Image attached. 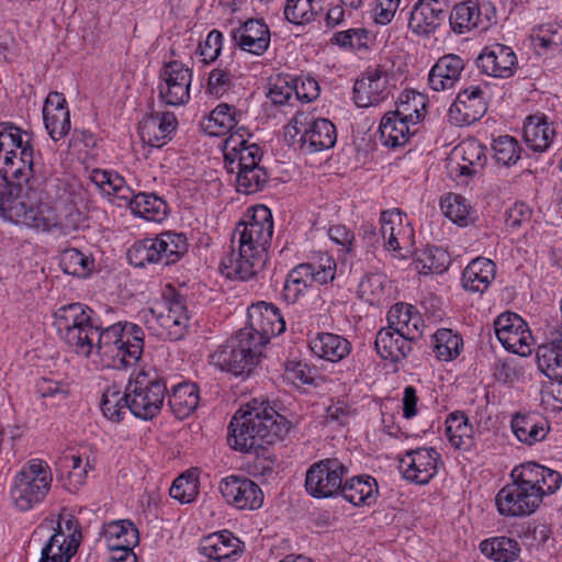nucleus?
<instances>
[{
    "label": "nucleus",
    "mask_w": 562,
    "mask_h": 562,
    "mask_svg": "<svg viewBox=\"0 0 562 562\" xmlns=\"http://www.w3.org/2000/svg\"><path fill=\"white\" fill-rule=\"evenodd\" d=\"M164 265L178 262L189 249L188 238L183 233L166 231L157 235Z\"/></svg>",
    "instance_id": "51"
},
{
    "label": "nucleus",
    "mask_w": 562,
    "mask_h": 562,
    "mask_svg": "<svg viewBox=\"0 0 562 562\" xmlns=\"http://www.w3.org/2000/svg\"><path fill=\"white\" fill-rule=\"evenodd\" d=\"M250 325L241 328L261 349L270 340L284 333L285 321L278 307L271 303L258 302L248 308Z\"/></svg>",
    "instance_id": "15"
},
{
    "label": "nucleus",
    "mask_w": 562,
    "mask_h": 562,
    "mask_svg": "<svg viewBox=\"0 0 562 562\" xmlns=\"http://www.w3.org/2000/svg\"><path fill=\"white\" fill-rule=\"evenodd\" d=\"M89 179L106 195H115L125 201L132 195V190L124 178L115 171L95 168L91 170Z\"/></svg>",
    "instance_id": "49"
},
{
    "label": "nucleus",
    "mask_w": 562,
    "mask_h": 562,
    "mask_svg": "<svg viewBox=\"0 0 562 562\" xmlns=\"http://www.w3.org/2000/svg\"><path fill=\"white\" fill-rule=\"evenodd\" d=\"M538 369L550 380H562V329L551 334L549 342L537 348Z\"/></svg>",
    "instance_id": "34"
},
{
    "label": "nucleus",
    "mask_w": 562,
    "mask_h": 562,
    "mask_svg": "<svg viewBox=\"0 0 562 562\" xmlns=\"http://www.w3.org/2000/svg\"><path fill=\"white\" fill-rule=\"evenodd\" d=\"M336 261L327 252H317L311 260L293 268L284 282L282 295L288 303H294L313 284L324 285L336 276Z\"/></svg>",
    "instance_id": "10"
},
{
    "label": "nucleus",
    "mask_w": 562,
    "mask_h": 562,
    "mask_svg": "<svg viewBox=\"0 0 562 562\" xmlns=\"http://www.w3.org/2000/svg\"><path fill=\"white\" fill-rule=\"evenodd\" d=\"M262 150L259 145L249 143L237 133L232 134L225 142L224 161L227 172L235 173L260 166Z\"/></svg>",
    "instance_id": "25"
},
{
    "label": "nucleus",
    "mask_w": 562,
    "mask_h": 562,
    "mask_svg": "<svg viewBox=\"0 0 562 562\" xmlns=\"http://www.w3.org/2000/svg\"><path fill=\"white\" fill-rule=\"evenodd\" d=\"M60 267L67 274L86 278L92 272L94 260L78 249L70 248L61 254Z\"/></svg>",
    "instance_id": "58"
},
{
    "label": "nucleus",
    "mask_w": 562,
    "mask_h": 562,
    "mask_svg": "<svg viewBox=\"0 0 562 562\" xmlns=\"http://www.w3.org/2000/svg\"><path fill=\"white\" fill-rule=\"evenodd\" d=\"M555 136L553 124L544 114H535L526 119L524 138L528 147L535 151H546Z\"/></svg>",
    "instance_id": "42"
},
{
    "label": "nucleus",
    "mask_w": 562,
    "mask_h": 562,
    "mask_svg": "<svg viewBox=\"0 0 562 562\" xmlns=\"http://www.w3.org/2000/svg\"><path fill=\"white\" fill-rule=\"evenodd\" d=\"M0 166L3 178L16 180V187L26 183L35 191L42 190L44 177L35 169L31 136L11 122L0 123Z\"/></svg>",
    "instance_id": "4"
},
{
    "label": "nucleus",
    "mask_w": 562,
    "mask_h": 562,
    "mask_svg": "<svg viewBox=\"0 0 562 562\" xmlns=\"http://www.w3.org/2000/svg\"><path fill=\"white\" fill-rule=\"evenodd\" d=\"M43 119L49 136L54 140L65 137L70 131V113L65 97L59 92H50L45 99Z\"/></svg>",
    "instance_id": "29"
},
{
    "label": "nucleus",
    "mask_w": 562,
    "mask_h": 562,
    "mask_svg": "<svg viewBox=\"0 0 562 562\" xmlns=\"http://www.w3.org/2000/svg\"><path fill=\"white\" fill-rule=\"evenodd\" d=\"M292 424L269 401L252 400L239 409L228 426L227 442L234 450L259 454L266 446L283 439Z\"/></svg>",
    "instance_id": "3"
},
{
    "label": "nucleus",
    "mask_w": 562,
    "mask_h": 562,
    "mask_svg": "<svg viewBox=\"0 0 562 562\" xmlns=\"http://www.w3.org/2000/svg\"><path fill=\"white\" fill-rule=\"evenodd\" d=\"M517 64L513 48L499 43L484 47L476 58V66L481 72L496 78L512 77Z\"/></svg>",
    "instance_id": "24"
},
{
    "label": "nucleus",
    "mask_w": 562,
    "mask_h": 562,
    "mask_svg": "<svg viewBox=\"0 0 562 562\" xmlns=\"http://www.w3.org/2000/svg\"><path fill=\"white\" fill-rule=\"evenodd\" d=\"M369 32L366 29L357 27L334 33L330 43L344 49H360L367 47Z\"/></svg>",
    "instance_id": "62"
},
{
    "label": "nucleus",
    "mask_w": 562,
    "mask_h": 562,
    "mask_svg": "<svg viewBox=\"0 0 562 562\" xmlns=\"http://www.w3.org/2000/svg\"><path fill=\"white\" fill-rule=\"evenodd\" d=\"M479 548L481 553L493 562H515L521 552L520 543L506 536L484 539Z\"/></svg>",
    "instance_id": "45"
},
{
    "label": "nucleus",
    "mask_w": 562,
    "mask_h": 562,
    "mask_svg": "<svg viewBox=\"0 0 562 562\" xmlns=\"http://www.w3.org/2000/svg\"><path fill=\"white\" fill-rule=\"evenodd\" d=\"M126 409L130 411V404L127 403V392H121L116 387H109L102 395L101 411L103 415L112 422L123 420Z\"/></svg>",
    "instance_id": "57"
},
{
    "label": "nucleus",
    "mask_w": 562,
    "mask_h": 562,
    "mask_svg": "<svg viewBox=\"0 0 562 562\" xmlns=\"http://www.w3.org/2000/svg\"><path fill=\"white\" fill-rule=\"evenodd\" d=\"M270 30L262 19H249L233 30L235 44L249 54L261 56L270 46Z\"/></svg>",
    "instance_id": "28"
},
{
    "label": "nucleus",
    "mask_w": 562,
    "mask_h": 562,
    "mask_svg": "<svg viewBox=\"0 0 562 562\" xmlns=\"http://www.w3.org/2000/svg\"><path fill=\"white\" fill-rule=\"evenodd\" d=\"M485 91L479 86H471L460 91L451 104L448 115L457 125H470L479 121L487 110Z\"/></svg>",
    "instance_id": "23"
},
{
    "label": "nucleus",
    "mask_w": 562,
    "mask_h": 562,
    "mask_svg": "<svg viewBox=\"0 0 562 562\" xmlns=\"http://www.w3.org/2000/svg\"><path fill=\"white\" fill-rule=\"evenodd\" d=\"M348 468L337 458H326L313 463L305 475L306 492L315 498L339 495Z\"/></svg>",
    "instance_id": "13"
},
{
    "label": "nucleus",
    "mask_w": 562,
    "mask_h": 562,
    "mask_svg": "<svg viewBox=\"0 0 562 562\" xmlns=\"http://www.w3.org/2000/svg\"><path fill=\"white\" fill-rule=\"evenodd\" d=\"M308 345L313 355L330 362L342 360L351 351L349 340L333 333H317Z\"/></svg>",
    "instance_id": "37"
},
{
    "label": "nucleus",
    "mask_w": 562,
    "mask_h": 562,
    "mask_svg": "<svg viewBox=\"0 0 562 562\" xmlns=\"http://www.w3.org/2000/svg\"><path fill=\"white\" fill-rule=\"evenodd\" d=\"M495 263L484 257L473 259L462 272V286L464 290L483 293L495 278Z\"/></svg>",
    "instance_id": "41"
},
{
    "label": "nucleus",
    "mask_w": 562,
    "mask_h": 562,
    "mask_svg": "<svg viewBox=\"0 0 562 562\" xmlns=\"http://www.w3.org/2000/svg\"><path fill=\"white\" fill-rule=\"evenodd\" d=\"M494 328L506 350L522 357L531 353V331L521 316L512 312L503 313L494 321Z\"/></svg>",
    "instance_id": "19"
},
{
    "label": "nucleus",
    "mask_w": 562,
    "mask_h": 562,
    "mask_svg": "<svg viewBox=\"0 0 562 562\" xmlns=\"http://www.w3.org/2000/svg\"><path fill=\"white\" fill-rule=\"evenodd\" d=\"M126 201L131 212L146 221L160 223L168 214L166 201L156 193H132Z\"/></svg>",
    "instance_id": "43"
},
{
    "label": "nucleus",
    "mask_w": 562,
    "mask_h": 562,
    "mask_svg": "<svg viewBox=\"0 0 562 562\" xmlns=\"http://www.w3.org/2000/svg\"><path fill=\"white\" fill-rule=\"evenodd\" d=\"M387 328L405 337L417 340L423 335L424 319L415 306L407 303H396L387 312Z\"/></svg>",
    "instance_id": "31"
},
{
    "label": "nucleus",
    "mask_w": 562,
    "mask_h": 562,
    "mask_svg": "<svg viewBox=\"0 0 562 562\" xmlns=\"http://www.w3.org/2000/svg\"><path fill=\"white\" fill-rule=\"evenodd\" d=\"M424 114L417 108L413 113H405L397 109L394 112H387L381 120L379 133L380 140L383 145L390 147L403 146L415 133L411 130L409 124L416 125Z\"/></svg>",
    "instance_id": "22"
},
{
    "label": "nucleus",
    "mask_w": 562,
    "mask_h": 562,
    "mask_svg": "<svg viewBox=\"0 0 562 562\" xmlns=\"http://www.w3.org/2000/svg\"><path fill=\"white\" fill-rule=\"evenodd\" d=\"M321 10L319 0H286L284 16L290 23L303 25L314 21Z\"/></svg>",
    "instance_id": "56"
},
{
    "label": "nucleus",
    "mask_w": 562,
    "mask_h": 562,
    "mask_svg": "<svg viewBox=\"0 0 562 562\" xmlns=\"http://www.w3.org/2000/svg\"><path fill=\"white\" fill-rule=\"evenodd\" d=\"M449 24L453 33L462 35L479 27L487 29L488 20L485 22L482 18L481 7L477 2L467 0L453 7Z\"/></svg>",
    "instance_id": "36"
},
{
    "label": "nucleus",
    "mask_w": 562,
    "mask_h": 562,
    "mask_svg": "<svg viewBox=\"0 0 562 562\" xmlns=\"http://www.w3.org/2000/svg\"><path fill=\"white\" fill-rule=\"evenodd\" d=\"M510 477L513 482L502 487L495 497L498 513L507 517L535 513L543 496L555 493L562 483L560 472L537 462L516 465Z\"/></svg>",
    "instance_id": "2"
},
{
    "label": "nucleus",
    "mask_w": 562,
    "mask_h": 562,
    "mask_svg": "<svg viewBox=\"0 0 562 562\" xmlns=\"http://www.w3.org/2000/svg\"><path fill=\"white\" fill-rule=\"evenodd\" d=\"M236 190L239 193L252 194L261 191L268 182L269 176L267 170L261 167L248 168L235 172Z\"/></svg>",
    "instance_id": "59"
},
{
    "label": "nucleus",
    "mask_w": 562,
    "mask_h": 562,
    "mask_svg": "<svg viewBox=\"0 0 562 562\" xmlns=\"http://www.w3.org/2000/svg\"><path fill=\"white\" fill-rule=\"evenodd\" d=\"M449 0H418L411 12L408 27L418 36L435 34L445 20Z\"/></svg>",
    "instance_id": "26"
},
{
    "label": "nucleus",
    "mask_w": 562,
    "mask_h": 562,
    "mask_svg": "<svg viewBox=\"0 0 562 562\" xmlns=\"http://www.w3.org/2000/svg\"><path fill=\"white\" fill-rule=\"evenodd\" d=\"M442 465L440 453L431 447L408 450L400 460L404 479L418 485L428 484Z\"/></svg>",
    "instance_id": "17"
},
{
    "label": "nucleus",
    "mask_w": 562,
    "mask_h": 562,
    "mask_svg": "<svg viewBox=\"0 0 562 562\" xmlns=\"http://www.w3.org/2000/svg\"><path fill=\"white\" fill-rule=\"evenodd\" d=\"M110 550L133 548L138 542V530L130 520H117L108 524L103 531Z\"/></svg>",
    "instance_id": "48"
},
{
    "label": "nucleus",
    "mask_w": 562,
    "mask_h": 562,
    "mask_svg": "<svg viewBox=\"0 0 562 562\" xmlns=\"http://www.w3.org/2000/svg\"><path fill=\"white\" fill-rule=\"evenodd\" d=\"M169 494L181 504L193 502L199 494V480L194 471L179 475L172 483Z\"/></svg>",
    "instance_id": "60"
},
{
    "label": "nucleus",
    "mask_w": 562,
    "mask_h": 562,
    "mask_svg": "<svg viewBox=\"0 0 562 562\" xmlns=\"http://www.w3.org/2000/svg\"><path fill=\"white\" fill-rule=\"evenodd\" d=\"M464 60L456 54L441 56L431 67L428 83L435 91L451 89L460 80L464 69Z\"/></svg>",
    "instance_id": "33"
},
{
    "label": "nucleus",
    "mask_w": 562,
    "mask_h": 562,
    "mask_svg": "<svg viewBox=\"0 0 562 562\" xmlns=\"http://www.w3.org/2000/svg\"><path fill=\"white\" fill-rule=\"evenodd\" d=\"M379 494L378 483L370 475H357L341 484L339 495L355 506H370Z\"/></svg>",
    "instance_id": "38"
},
{
    "label": "nucleus",
    "mask_w": 562,
    "mask_h": 562,
    "mask_svg": "<svg viewBox=\"0 0 562 562\" xmlns=\"http://www.w3.org/2000/svg\"><path fill=\"white\" fill-rule=\"evenodd\" d=\"M262 349L240 329L212 355V363L235 376L248 375L258 364Z\"/></svg>",
    "instance_id": "11"
},
{
    "label": "nucleus",
    "mask_w": 562,
    "mask_h": 562,
    "mask_svg": "<svg viewBox=\"0 0 562 562\" xmlns=\"http://www.w3.org/2000/svg\"><path fill=\"white\" fill-rule=\"evenodd\" d=\"M202 555L216 562H234L244 552V542L228 530L211 533L204 537L199 546Z\"/></svg>",
    "instance_id": "27"
},
{
    "label": "nucleus",
    "mask_w": 562,
    "mask_h": 562,
    "mask_svg": "<svg viewBox=\"0 0 562 562\" xmlns=\"http://www.w3.org/2000/svg\"><path fill=\"white\" fill-rule=\"evenodd\" d=\"M494 157L498 164L504 166L515 165L520 159V146L509 135L499 136L493 143Z\"/></svg>",
    "instance_id": "61"
},
{
    "label": "nucleus",
    "mask_w": 562,
    "mask_h": 562,
    "mask_svg": "<svg viewBox=\"0 0 562 562\" xmlns=\"http://www.w3.org/2000/svg\"><path fill=\"white\" fill-rule=\"evenodd\" d=\"M440 207L446 217L461 227H465L473 222L472 207L467 204V200L460 194H446L440 200Z\"/></svg>",
    "instance_id": "53"
},
{
    "label": "nucleus",
    "mask_w": 562,
    "mask_h": 562,
    "mask_svg": "<svg viewBox=\"0 0 562 562\" xmlns=\"http://www.w3.org/2000/svg\"><path fill=\"white\" fill-rule=\"evenodd\" d=\"M531 44L538 55L562 53V26L543 24L533 29L530 35Z\"/></svg>",
    "instance_id": "46"
},
{
    "label": "nucleus",
    "mask_w": 562,
    "mask_h": 562,
    "mask_svg": "<svg viewBox=\"0 0 562 562\" xmlns=\"http://www.w3.org/2000/svg\"><path fill=\"white\" fill-rule=\"evenodd\" d=\"M233 86V75L231 71L217 67L209 74L206 92L215 98H222Z\"/></svg>",
    "instance_id": "63"
},
{
    "label": "nucleus",
    "mask_w": 562,
    "mask_h": 562,
    "mask_svg": "<svg viewBox=\"0 0 562 562\" xmlns=\"http://www.w3.org/2000/svg\"><path fill=\"white\" fill-rule=\"evenodd\" d=\"M413 341V339H409L397 331L383 327L376 333L374 346L376 353L383 360L397 363L404 360L412 351Z\"/></svg>",
    "instance_id": "35"
},
{
    "label": "nucleus",
    "mask_w": 562,
    "mask_h": 562,
    "mask_svg": "<svg viewBox=\"0 0 562 562\" xmlns=\"http://www.w3.org/2000/svg\"><path fill=\"white\" fill-rule=\"evenodd\" d=\"M293 124L296 134L302 133V147L310 153L329 149L336 144V127L327 119L312 120L308 123L307 117L301 114L293 119Z\"/></svg>",
    "instance_id": "20"
},
{
    "label": "nucleus",
    "mask_w": 562,
    "mask_h": 562,
    "mask_svg": "<svg viewBox=\"0 0 562 562\" xmlns=\"http://www.w3.org/2000/svg\"><path fill=\"white\" fill-rule=\"evenodd\" d=\"M53 475L47 462L30 460L15 475L11 497L20 510H29L40 504L48 494Z\"/></svg>",
    "instance_id": "9"
},
{
    "label": "nucleus",
    "mask_w": 562,
    "mask_h": 562,
    "mask_svg": "<svg viewBox=\"0 0 562 562\" xmlns=\"http://www.w3.org/2000/svg\"><path fill=\"white\" fill-rule=\"evenodd\" d=\"M450 259L446 250L440 247H426L416 254L415 269L419 273H441L449 266Z\"/></svg>",
    "instance_id": "52"
},
{
    "label": "nucleus",
    "mask_w": 562,
    "mask_h": 562,
    "mask_svg": "<svg viewBox=\"0 0 562 562\" xmlns=\"http://www.w3.org/2000/svg\"><path fill=\"white\" fill-rule=\"evenodd\" d=\"M199 403V386L191 382H182L173 386L168 398L171 412L179 419H184L194 413Z\"/></svg>",
    "instance_id": "44"
},
{
    "label": "nucleus",
    "mask_w": 562,
    "mask_h": 562,
    "mask_svg": "<svg viewBox=\"0 0 562 562\" xmlns=\"http://www.w3.org/2000/svg\"><path fill=\"white\" fill-rule=\"evenodd\" d=\"M244 112L234 105L220 103L201 121V127L212 136H221L231 132L244 117Z\"/></svg>",
    "instance_id": "40"
},
{
    "label": "nucleus",
    "mask_w": 562,
    "mask_h": 562,
    "mask_svg": "<svg viewBox=\"0 0 562 562\" xmlns=\"http://www.w3.org/2000/svg\"><path fill=\"white\" fill-rule=\"evenodd\" d=\"M290 80L297 100L308 103L318 98L321 88L315 78L302 75Z\"/></svg>",
    "instance_id": "64"
},
{
    "label": "nucleus",
    "mask_w": 562,
    "mask_h": 562,
    "mask_svg": "<svg viewBox=\"0 0 562 562\" xmlns=\"http://www.w3.org/2000/svg\"><path fill=\"white\" fill-rule=\"evenodd\" d=\"M158 97L167 105L186 104L190 99L192 71L178 60L166 63L160 70Z\"/></svg>",
    "instance_id": "16"
},
{
    "label": "nucleus",
    "mask_w": 562,
    "mask_h": 562,
    "mask_svg": "<svg viewBox=\"0 0 562 562\" xmlns=\"http://www.w3.org/2000/svg\"><path fill=\"white\" fill-rule=\"evenodd\" d=\"M177 126L175 113L153 111L140 123L142 138L150 146L161 147L171 139Z\"/></svg>",
    "instance_id": "32"
},
{
    "label": "nucleus",
    "mask_w": 562,
    "mask_h": 562,
    "mask_svg": "<svg viewBox=\"0 0 562 562\" xmlns=\"http://www.w3.org/2000/svg\"><path fill=\"white\" fill-rule=\"evenodd\" d=\"M510 426L516 438L528 446L546 439L549 431L548 422L535 413L515 414Z\"/></svg>",
    "instance_id": "39"
},
{
    "label": "nucleus",
    "mask_w": 562,
    "mask_h": 562,
    "mask_svg": "<svg viewBox=\"0 0 562 562\" xmlns=\"http://www.w3.org/2000/svg\"><path fill=\"white\" fill-rule=\"evenodd\" d=\"M380 234L385 248L397 259H406L413 254L415 233L407 216L398 209L383 211L380 216Z\"/></svg>",
    "instance_id": "14"
},
{
    "label": "nucleus",
    "mask_w": 562,
    "mask_h": 562,
    "mask_svg": "<svg viewBox=\"0 0 562 562\" xmlns=\"http://www.w3.org/2000/svg\"><path fill=\"white\" fill-rule=\"evenodd\" d=\"M93 311L81 304L60 306L55 313V327L63 341L78 356L90 358L102 325L93 317Z\"/></svg>",
    "instance_id": "7"
},
{
    "label": "nucleus",
    "mask_w": 562,
    "mask_h": 562,
    "mask_svg": "<svg viewBox=\"0 0 562 562\" xmlns=\"http://www.w3.org/2000/svg\"><path fill=\"white\" fill-rule=\"evenodd\" d=\"M446 434L450 443L458 448L469 450L473 447V426L462 412H453L446 420Z\"/></svg>",
    "instance_id": "47"
},
{
    "label": "nucleus",
    "mask_w": 562,
    "mask_h": 562,
    "mask_svg": "<svg viewBox=\"0 0 562 562\" xmlns=\"http://www.w3.org/2000/svg\"><path fill=\"white\" fill-rule=\"evenodd\" d=\"M458 150L462 155V164H459V172L461 176H474L479 173L487 160L485 148L475 140L462 143Z\"/></svg>",
    "instance_id": "54"
},
{
    "label": "nucleus",
    "mask_w": 562,
    "mask_h": 562,
    "mask_svg": "<svg viewBox=\"0 0 562 562\" xmlns=\"http://www.w3.org/2000/svg\"><path fill=\"white\" fill-rule=\"evenodd\" d=\"M81 539L78 519L70 514H60L55 533L42 549L40 562H69L77 553Z\"/></svg>",
    "instance_id": "12"
},
{
    "label": "nucleus",
    "mask_w": 562,
    "mask_h": 562,
    "mask_svg": "<svg viewBox=\"0 0 562 562\" xmlns=\"http://www.w3.org/2000/svg\"><path fill=\"white\" fill-rule=\"evenodd\" d=\"M157 319L164 329L161 335H165L167 339L171 341L182 339L190 322L184 297L178 293L172 294L167 302V312L161 313Z\"/></svg>",
    "instance_id": "30"
},
{
    "label": "nucleus",
    "mask_w": 562,
    "mask_h": 562,
    "mask_svg": "<svg viewBox=\"0 0 562 562\" xmlns=\"http://www.w3.org/2000/svg\"><path fill=\"white\" fill-rule=\"evenodd\" d=\"M159 248L157 236L140 239L130 247L127 250V259L130 263L136 268H144L153 263H164Z\"/></svg>",
    "instance_id": "50"
},
{
    "label": "nucleus",
    "mask_w": 562,
    "mask_h": 562,
    "mask_svg": "<svg viewBox=\"0 0 562 562\" xmlns=\"http://www.w3.org/2000/svg\"><path fill=\"white\" fill-rule=\"evenodd\" d=\"M22 187H25L24 194L15 198L12 194L0 216L9 222L38 231H57L63 235H67L69 233L68 225L59 222L55 209L43 200L45 181L41 191L33 190L26 183H22ZM18 188L20 192L24 191L23 188Z\"/></svg>",
    "instance_id": "6"
},
{
    "label": "nucleus",
    "mask_w": 562,
    "mask_h": 562,
    "mask_svg": "<svg viewBox=\"0 0 562 562\" xmlns=\"http://www.w3.org/2000/svg\"><path fill=\"white\" fill-rule=\"evenodd\" d=\"M145 334L134 323H115L100 328L93 353L104 368L125 369L138 362L143 355Z\"/></svg>",
    "instance_id": "5"
},
{
    "label": "nucleus",
    "mask_w": 562,
    "mask_h": 562,
    "mask_svg": "<svg viewBox=\"0 0 562 562\" xmlns=\"http://www.w3.org/2000/svg\"><path fill=\"white\" fill-rule=\"evenodd\" d=\"M273 235L272 213L266 205L247 211L233 234L232 247L220 269L228 279L247 281L263 270Z\"/></svg>",
    "instance_id": "1"
},
{
    "label": "nucleus",
    "mask_w": 562,
    "mask_h": 562,
    "mask_svg": "<svg viewBox=\"0 0 562 562\" xmlns=\"http://www.w3.org/2000/svg\"><path fill=\"white\" fill-rule=\"evenodd\" d=\"M225 501L238 509H258L263 504L260 486L245 476H227L220 483Z\"/></svg>",
    "instance_id": "21"
},
{
    "label": "nucleus",
    "mask_w": 562,
    "mask_h": 562,
    "mask_svg": "<svg viewBox=\"0 0 562 562\" xmlns=\"http://www.w3.org/2000/svg\"><path fill=\"white\" fill-rule=\"evenodd\" d=\"M392 79H394V75L385 66L368 67L353 86L356 105L368 108L385 100L390 94Z\"/></svg>",
    "instance_id": "18"
},
{
    "label": "nucleus",
    "mask_w": 562,
    "mask_h": 562,
    "mask_svg": "<svg viewBox=\"0 0 562 562\" xmlns=\"http://www.w3.org/2000/svg\"><path fill=\"white\" fill-rule=\"evenodd\" d=\"M434 352L437 359L450 361L460 355L463 346L461 336L449 328L438 329L434 336Z\"/></svg>",
    "instance_id": "55"
},
{
    "label": "nucleus",
    "mask_w": 562,
    "mask_h": 562,
    "mask_svg": "<svg viewBox=\"0 0 562 562\" xmlns=\"http://www.w3.org/2000/svg\"><path fill=\"white\" fill-rule=\"evenodd\" d=\"M126 392L130 413L142 420H151L164 407L166 379L156 369L140 370L128 380Z\"/></svg>",
    "instance_id": "8"
}]
</instances>
